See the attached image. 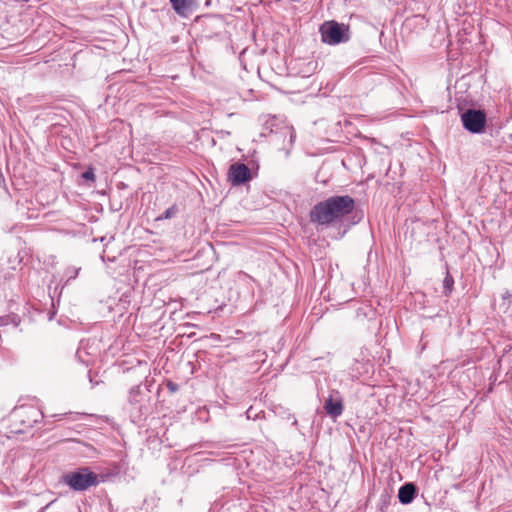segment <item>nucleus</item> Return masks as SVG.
Masks as SVG:
<instances>
[{
	"instance_id": "obj_20",
	"label": "nucleus",
	"mask_w": 512,
	"mask_h": 512,
	"mask_svg": "<svg viewBox=\"0 0 512 512\" xmlns=\"http://www.w3.org/2000/svg\"><path fill=\"white\" fill-rule=\"evenodd\" d=\"M211 3H212V0H206V1H205V6H210V5H211Z\"/></svg>"
},
{
	"instance_id": "obj_12",
	"label": "nucleus",
	"mask_w": 512,
	"mask_h": 512,
	"mask_svg": "<svg viewBox=\"0 0 512 512\" xmlns=\"http://www.w3.org/2000/svg\"><path fill=\"white\" fill-rule=\"evenodd\" d=\"M81 178L85 181L94 182L95 181V174L93 168H88L86 171H84L81 174Z\"/></svg>"
},
{
	"instance_id": "obj_11",
	"label": "nucleus",
	"mask_w": 512,
	"mask_h": 512,
	"mask_svg": "<svg viewBox=\"0 0 512 512\" xmlns=\"http://www.w3.org/2000/svg\"><path fill=\"white\" fill-rule=\"evenodd\" d=\"M453 285H454V279L453 277L449 274V272L446 273V276L443 280V293L448 296L450 295V293L452 292L453 290Z\"/></svg>"
},
{
	"instance_id": "obj_17",
	"label": "nucleus",
	"mask_w": 512,
	"mask_h": 512,
	"mask_svg": "<svg viewBox=\"0 0 512 512\" xmlns=\"http://www.w3.org/2000/svg\"><path fill=\"white\" fill-rule=\"evenodd\" d=\"M105 257H107L108 261L114 262L116 260L115 257L110 258L109 255H107V247L103 250L102 259L105 260Z\"/></svg>"
},
{
	"instance_id": "obj_4",
	"label": "nucleus",
	"mask_w": 512,
	"mask_h": 512,
	"mask_svg": "<svg viewBox=\"0 0 512 512\" xmlns=\"http://www.w3.org/2000/svg\"><path fill=\"white\" fill-rule=\"evenodd\" d=\"M320 31L322 41L330 45L339 44L348 40V36L345 34L348 28L334 21L324 23Z\"/></svg>"
},
{
	"instance_id": "obj_1",
	"label": "nucleus",
	"mask_w": 512,
	"mask_h": 512,
	"mask_svg": "<svg viewBox=\"0 0 512 512\" xmlns=\"http://www.w3.org/2000/svg\"><path fill=\"white\" fill-rule=\"evenodd\" d=\"M355 207L356 202L349 195L331 196L312 208L310 218L318 224H331L351 214Z\"/></svg>"
},
{
	"instance_id": "obj_7",
	"label": "nucleus",
	"mask_w": 512,
	"mask_h": 512,
	"mask_svg": "<svg viewBox=\"0 0 512 512\" xmlns=\"http://www.w3.org/2000/svg\"><path fill=\"white\" fill-rule=\"evenodd\" d=\"M146 395L141 390L140 386H134L129 391L128 403L131 406V411H137L140 415L143 414L144 402Z\"/></svg>"
},
{
	"instance_id": "obj_10",
	"label": "nucleus",
	"mask_w": 512,
	"mask_h": 512,
	"mask_svg": "<svg viewBox=\"0 0 512 512\" xmlns=\"http://www.w3.org/2000/svg\"><path fill=\"white\" fill-rule=\"evenodd\" d=\"M80 270L81 267L68 266L63 273L61 281L64 280V285H67L71 280L78 276Z\"/></svg>"
},
{
	"instance_id": "obj_9",
	"label": "nucleus",
	"mask_w": 512,
	"mask_h": 512,
	"mask_svg": "<svg viewBox=\"0 0 512 512\" xmlns=\"http://www.w3.org/2000/svg\"><path fill=\"white\" fill-rule=\"evenodd\" d=\"M417 494V487L412 482L403 484L398 491V499L401 504H410Z\"/></svg>"
},
{
	"instance_id": "obj_6",
	"label": "nucleus",
	"mask_w": 512,
	"mask_h": 512,
	"mask_svg": "<svg viewBox=\"0 0 512 512\" xmlns=\"http://www.w3.org/2000/svg\"><path fill=\"white\" fill-rule=\"evenodd\" d=\"M324 410L328 416L333 419L341 416L344 410L343 400L338 391L330 394L329 397L325 400Z\"/></svg>"
},
{
	"instance_id": "obj_2",
	"label": "nucleus",
	"mask_w": 512,
	"mask_h": 512,
	"mask_svg": "<svg viewBox=\"0 0 512 512\" xmlns=\"http://www.w3.org/2000/svg\"><path fill=\"white\" fill-rule=\"evenodd\" d=\"M61 481L74 491H85L91 487L97 486L99 484V477L88 467H81L64 473L61 477Z\"/></svg>"
},
{
	"instance_id": "obj_5",
	"label": "nucleus",
	"mask_w": 512,
	"mask_h": 512,
	"mask_svg": "<svg viewBox=\"0 0 512 512\" xmlns=\"http://www.w3.org/2000/svg\"><path fill=\"white\" fill-rule=\"evenodd\" d=\"M251 178V171L246 164L236 162L229 167L228 179L233 185L243 184Z\"/></svg>"
},
{
	"instance_id": "obj_21",
	"label": "nucleus",
	"mask_w": 512,
	"mask_h": 512,
	"mask_svg": "<svg viewBox=\"0 0 512 512\" xmlns=\"http://www.w3.org/2000/svg\"><path fill=\"white\" fill-rule=\"evenodd\" d=\"M105 239H106V237H105V236H102V237H100V238H99V240H100L101 242H103Z\"/></svg>"
},
{
	"instance_id": "obj_15",
	"label": "nucleus",
	"mask_w": 512,
	"mask_h": 512,
	"mask_svg": "<svg viewBox=\"0 0 512 512\" xmlns=\"http://www.w3.org/2000/svg\"><path fill=\"white\" fill-rule=\"evenodd\" d=\"M108 269L110 270V273H112V274L123 275L124 272L126 271V266L123 265V266L119 267V269H117V268H114L109 265Z\"/></svg>"
},
{
	"instance_id": "obj_13",
	"label": "nucleus",
	"mask_w": 512,
	"mask_h": 512,
	"mask_svg": "<svg viewBox=\"0 0 512 512\" xmlns=\"http://www.w3.org/2000/svg\"><path fill=\"white\" fill-rule=\"evenodd\" d=\"M177 212V207L176 206H172L170 208H168L165 212H164V216L163 217H159L157 218V220H161V219H170L174 214H176Z\"/></svg>"
},
{
	"instance_id": "obj_19",
	"label": "nucleus",
	"mask_w": 512,
	"mask_h": 512,
	"mask_svg": "<svg viewBox=\"0 0 512 512\" xmlns=\"http://www.w3.org/2000/svg\"><path fill=\"white\" fill-rule=\"evenodd\" d=\"M4 182H5V180H4L3 175H0V185H4Z\"/></svg>"
},
{
	"instance_id": "obj_18",
	"label": "nucleus",
	"mask_w": 512,
	"mask_h": 512,
	"mask_svg": "<svg viewBox=\"0 0 512 512\" xmlns=\"http://www.w3.org/2000/svg\"><path fill=\"white\" fill-rule=\"evenodd\" d=\"M388 498H389L388 494H385V495H382V496H381V499H382V501H383V503H384V504H386V503H387Z\"/></svg>"
},
{
	"instance_id": "obj_14",
	"label": "nucleus",
	"mask_w": 512,
	"mask_h": 512,
	"mask_svg": "<svg viewBox=\"0 0 512 512\" xmlns=\"http://www.w3.org/2000/svg\"><path fill=\"white\" fill-rule=\"evenodd\" d=\"M237 279H238V281H242V282L254 281V279L250 275H248L247 273H245L243 271H239L237 273Z\"/></svg>"
},
{
	"instance_id": "obj_3",
	"label": "nucleus",
	"mask_w": 512,
	"mask_h": 512,
	"mask_svg": "<svg viewBox=\"0 0 512 512\" xmlns=\"http://www.w3.org/2000/svg\"><path fill=\"white\" fill-rule=\"evenodd\" d=\"M461 122L470 133L481 134L485 131L487 116L483 110L469 108L461 114Z\"/></svg>"
},
{
	"instance_id": "obj_8",
	"label": "nucleus",
	"mask_w": 512,
	"mask_h": 512,
	"mask_svg": "<svg viewBox=\"0 0 512 512\" xmlns=\"http://www.w3.org/2000/svg\"><path fill=\"white\" fill-rule=\"evenodd\" d=\"M170 4L181 17H188L197 7V0H169Z\"/></svg>"
},
{
	"instance_id": "obj_16",
	"label": "nucleus",
	"mask_w": 512,
	"mask_h": 512,
	"mask_svg": "<svg viewBox=\"0 0 512 512\" xmlns=\"http://www.w3.org/2000/svg\"><path fill=\"white\" fill-rule=\"evenodd\" d=\"M167 388L169 389V391L171 392H176L178 390V385L172 381H169L167 383Z\"/></svg>"
}]
</instances>
